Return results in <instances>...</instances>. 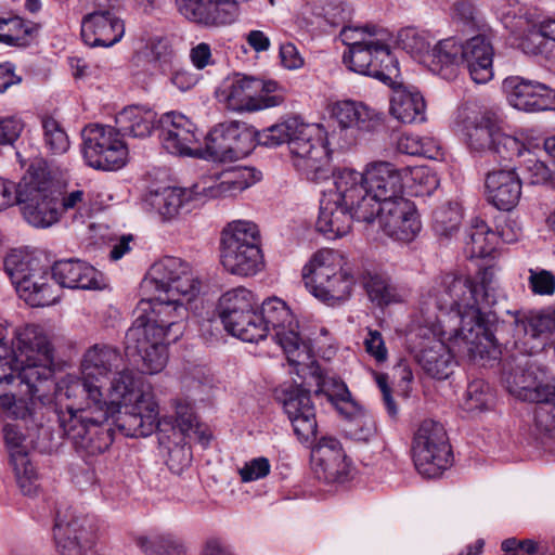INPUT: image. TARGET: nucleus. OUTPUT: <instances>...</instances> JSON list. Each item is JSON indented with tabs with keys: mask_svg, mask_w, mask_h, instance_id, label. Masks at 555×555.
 I'll return each mask as SVG.
<instances>
[{
	"mask_svg": "<svg viewBox=\"0 0 555 555\" xmlns=\"http://www.w3.org/2000/svg\"><path fill=\"white\" fill-rule=\"evenodd\" d=\"M52 350L40 326L16 332L13 356L0 338V405L25 420L36 413L37 402L50 400L53 387Z\"/></svg>",
	"mask_w": 555,
	"mask_h": 555,
	"instance_id": "nucleus-1",
	"label": "nucleus"
},
{
	"mask_svg": "<svg viewBox=\"0 0 555 555\" xmlns=\"http://www.w3.org/2000/svg\"><path fill=\"white\" fill-rule=\"evenodd\" d=\"M426 322L440 324L435 311L459 320L454 347L463 357L477 361L490 358L494 344L490 315L481 306L478 284L468 275L453 272L437 276L422 301Z\"/></svg>",
	"mask_w": 555,
	"mask_h": 555,
	"instance_id": "nucleus-2",
	"label": "nucleus"
},
{
	"mask_svg": "<svg viewBox=\"0 0 555 555\" xmlns=\"http://www.w3.org/2000/svg\"><path fill=\"white\" fill-rule=\"evenodd\" d=\"M259 142L266 146L287 143L294 168L310 181H321L331 173L330 153L315 125L289 117L263 129Z\"/></svg>",
	"mask_w": 555,
	"mask_h": 555,
	"instance_id": "nucleus-3",
	"label": "nucleus"
},
{
	"mask_svg": "<svg viewBox=\"0 0 555 555\" xmlns=\"http://www.w3.org/2000/svg\"><path fill=\"white\" fill-rule=\"evenodd\" d=\"M334 189L325 192L320 201L317 229L327 238L335 240L348 234L353 220L372 223V212L364 192L358 185L360 177L350 172L333 175Z\"/></svg>",
	"mask_w": 555,
	"mask_h": 555,
	"instance_id": "nucleus-4",
	"label": "nucleus"
},
{
	"mask_svg": "<svg viewBox=\"0 0 555 555\" xmlns=\"http://www.w3.org/2000/svg\"><path fill=\"white\" fill-rule=\"evenodd\" d=\"M341 41L349 47L344 63L358 74L392 85L399 76L398 61L388 44L389 34L376 26L344 27Z\"/></svg>",
	"mask_w": 555,
	"mask_h": 555,
	"instance_id": "nucleus-5",
	"label": "nucleus"
},
{
	"mask_svg": "<svg viewBox=\"0 0 555 555\" xmlns=\"http://www.w3.org/2000/svg\"><path fill=\"white\" fill-rule=\"evenodd\" d=\"M302 280L310 293L328 306L344 302L354 285L351 266L335 249H320L302 268Z\"/></svg>",
	"mask_w": 555,
	"mask_h": 555,
	"instance_id": "nucleus-6",
	"label": "nucleus"
},
{
	"mask_svg": "<svg viewBox=\"0 0 555 555\" xmlns=\"http://www.w3.org/2000/svg\"><path fill=\"white\" fill-rule=\"evenodd\" d=\"M220 261L225 271L238 276H251L264 267L258 225L235 220L227 224L220 236Z\"/></svg>",
	"mask_w": 555,
	"mask_h": 555,
	"instance_id": "nucleus-7",
	"label": "nucleus"
},
{
	"mask_svg": "<svg viewBox=\"0 0 555 555\" xmlns=\"http://www.w3.org/2000/svg\"><path fill=\"white\" fill-rule=\"evenodd\" d=\"M57 420L76 451L85 456L102 454L114 440L109 408H98L88 413V410L75 411L68 406L67 411L57 413Z\"/></svg>",
	"mask_w": 555,
	"mask_h": 555,
	"instance_id": "nucleus-8",
	"label": "nucleus"
},
{
	"mask_svg": "<svg viewBox=\"0 0 555 555\" xmlns=\"http://www.w3.org/2000/svg\"><path fill=\"white\" fill-rule=\"evenodd\" d=\"M339 172H350L360 177L358 185L364 194L363 201L367 202L369 211L372 212V219L375 220L376 207L388 201L402 198L404 179L411 176L413 179H421L425 175L422 167H404L398 169L388 162H374L366 166L364 172H359L350 168L339 169Z\"/></svg>",
	"mask_w": 555,
	"mask_h": 555,
	"instance_id": "nucleus-9",
	"label": "nucleus"
},
{
	"mask_svg": "<svg viewBox=\"0 0 555 555\" xmlns=\"http://www.w3.org/2000/svg\"><path fill=\"white\" fill-rule=\"evenodd\" d=\"M18 204L24 219L35 228H49L60 220V191L49 172L31 165L24 177Z\"/></svg>",
	"mask_w": 555,
	"mask_h": 555,
	"instance_id": "nucleus-10",
	"label": "nucleus"
},
{
	"mask_svg": "<svg viewBox=\"0 0 555 555\" xmlns=\"http://www.w3.org/2000/svg\"><path fill=\"white\" fill-rule=\"evenodd\" d=\"M260 315L263 320L266 336L273 332V339L281 346L292 365L307 364L311 359L308 343L300 338L291 309L280 298H270L262 302Z\"/></svg>",
	"mask_w": 555,
	"mask_h": 555,
	"instance_id": "nucleus-11",
	"label": "nucleus"
},
{
	"mask_svg": "<svg viewBox=\"0 0 555 555\" xmlns=\"http://www.w3.org/2000/svg\"><path fill=\"white\" fill-rule=\"evenodd\" d=\"M463 131L472 153L493 154L503 160H512L526 150L524 142L501 131L496 116L490 112L468 118Z\"/></svg>",
	"mask_w": 555,
	"mask_h": 555,
	"instance_id": "nucleus-12",
	"label": "nucleus"
},
{
	"mask_svg": "<svg viewBox=\"0 0 555 555\" xmlns=\"http://www.w3.org/2000/svg\"><path fill=\"white\" fill-rule=\"evenodd\" d=\"M412 454L417 472L428 478L438 477L451 462V447L442 424L425 420L412 441Z\"/></svg>",
	"mask_w": 555,
	"mask_h": 555,
	"instance_id": "nucleus-13",
	"label": "nucleus"
},
{
	"mask_svg": "<svg viewBox=\"0 0 555 555\" xmlns=\"http://www.w3.org/2000/svg\"><path fill=\"white\" fill-rule=\"evenodd\" d=\"M82 154L88 166L99 170H118L128 159V147L112 126L88 125L81 131Z\"/></svg>",
	"mask_w": 555,
	"mask_h": 555,
	"instance_id": "nucleus-14",
	"label": "nucleus"
},
{
	"mask_svg": "<svg viewBox=\"0 0 555 555\" xmlns=\"http://www.w3.org/2000/svg\"><path fill=\"white\" fill-rule=\"evenodd\" d=\"M170 343L164 330L139 315L126 332L125 351L128 357L141 359L144 373L156 374L167 363V345Z\"/></svg>",
	"mask_w": 555,
	"mask_h": 555,
	"instance_id": "nucleus-15",
	"label": "nucleus"
},
{
	"mask_svg": "<svg viewBox=\"0 0 555 555\" xmlns=\"http://www.w3.org/2000/svg\"><path fill=\"white\" fill-rule=\"evenodd\" d=\"M4 269L15 285L20 297L34 307H46L55 304L60 289L50 283L48 269L20 261L17 255H9L4 259Z\"/></svg>",
	"mask_w": 555,
	"mask_h": 555,
	"instance_id": "nucleus-16",
	"label": "nucleus"
},
{
	"mask_svg": "<svg viewBox=\"0 0 555 555\" xmlns=\"http://www.w3.org/2000/svg\"><path fill=\"white\" fill-rule=\"evenodd\" d=\"M256 132L241 121L217 125L206 137L205 157L215 162H232L247 156L255 147Z\"/></svg>",
	"mask_w": 555,
	"mask_h": 555,
	"instance_id": "nucleus-17",
	"label": "nucleus"
},
{
	"mask_svg": "<svg viewBox=\"0 0 555 555\" xmlns=\"http://www.w3.org/2000/svg\"><path fill=\"white\" fill-rule=\"evenodd\" d=\"M430 326L420 327L417 336L422 339L418 343V350L416 352V361L422 366L424 372L433 378L446 379L452 372L453 354L456 352L462 359L470 361V359L463 357L454 347V335L450 336L452 347L444 344L442 336L446 332L440 324L430 322ZM485 359L475 361L481 363ZM474 362V360H472Z\"/></svg>",
	"mask_w": 555,
	"mask_h": 555,
	"instance_id": "nucleus-18",
	"label": "nucleus"
},
{
	"mask_svg": "<svg viewBox=\"0 0 555 555\" xmlns=\"http://www.w3.org/2000/svg\"><path fill=\"white\" fill-rule=\"evenodd\" d=\"M162 295L185 297L190 302L198 293L201 282L189 263L177 257H165L155 262L145 280Z\"/></svg>",
	"mask_w": 555,
	"mask_h": 555,
	"instance_id": "nucleus-19",
	"label": "nucleus"
},
{
	"mask_svg": "<svg viewBox=\"0 0 555 555\" xmlns=\"http://www.w3.org/2000/svg\"><path fill=\"white\" fill-rule=\"evenodd\" d=\"M310 463L314 477L324 483H343L350 477V461L335 437L324 436L312 446Z\"/></svg>",
	"mask_w": 555,
	"mask_h": 555,
	"instance_id": "nucleus-20",
	"label": "nucleus"
},
{
	"mask_svg": "<svg viewBox=\"0 0 555 555\" xmlns=\"http://www.w3.org/2000/svg\"><path fill=\"white\" fill-rule=\"evenodd\" d=\"M375 221L387 236L400 242L413 241L422 227L414 203L405 197L379 204Z\"/></svg>",
	"mask_w": 555,
	"mask_h": 555,
	"instance_id": "nucleus-21",
	"label": "nucleus"
},
{
	"mask_svg": "<svg viewBox=\"0 0 555 555\" xmlns=\"http://www.w3.org/2000/svg\"><path fill=\"white\" fill-rule=\"evenodd\" d=\"M53 535L60 551L65 555H91L94 540L93 526L86 516L73 511L57 513Z\"/></svg>",
	"mask_w": 555,
	"mask_h": 555,
	"instance_id": "nucleus-22",
	"label": "nucleus"
},
{
	"mask_svg": "<svg viewBox=\"0 0 555 555\" xmlns=\"http://www.w3.org/2000/svg\"><path fill=\"white\" fill-rule=\"evenodd\" d=\"M262 81L254 77L235 75L222 90L228 108L236 112H254L274 107L284 102L283 94H258Z\"/></svg>",
	"mask_w": 555,
	"mask_h": 555,
	"instance_id": "nucleus-23",
	"label": "nucleus"
},
{
	"mask_svg": "<svg viewBox=\"0 0 555 555\" xmlns=\"http://www.w3.org/2000/svg\"><path fill=\"white\" fill-rule=\"evenodd\" d=\"M185 297L169 296L159 294L153 299L142 300L141 305H149L150 311L145 308L142 317L157 328L164 330L168 341H176L182 335L184 321L189 317Z\"/></svg>",
	"mask_w": 555,
	"mask_h": 555,
	"instance_id": "nucleus-24",
	"label": "nucleus"
},
{
	"mask_svg": "<svg viewBox=\"0 0 555 555\" xmlns=\"http://www.w3.org/2000/svg\"><path fill=\"white\" fill-rule=\"evenodd\" d=\"M126 437H147L158 427V404L154 398H146L129 404L119 405L114 415H109Z\"/></svg>",
	"mask_w": 555,
	"mask_h": 555,
	"instance_id": "nucleus-25",
	"label": "nucleus"
},
{
	"mask_svg": "<svg viewBox=\"0 0 555 555\" xmlns=\"http://www.w3.org/2000/svg\"><path fill=\"white\" fill-rule=\"evenodd\" d=\"M283 408L294 433L302 443L315 438L318 423L310 391L301 386H292L284 393Z\"/></svg>",
	"mask_w": 555,
	"mask_h": 555,
	"instance_id": "nucleus-26",
	"label": "nucleus"
},
{
	"mask_svg": "<svg viewBox=\"0 0 555 555\" xmlns=\"http://www.w3.org/2000/svg\"><path fill=\"white\" fill-rule=\"evenodd\" d=\"M179 13L190 22L204 26H224L238 14L235 0H176Z\"/></svg>",
	"mask_w": 555,
	"mask_h": 555,
	"instance_id": "nucleus-27",
	"label": "nucleus"
},
{
	"mask_svg": "<svg viewBox=\"0 0 555 555\" xmlns=\"http://www.w3.org/2000/svg\"><path fill=\"white\" fill-rule=\"evenodd\" d=\"M511 104L521 111L555 109V90L539 81L512 77L504 81Z\"/></svg>",
	"mask_w": 555,
	"mask_h": 555,
	"instance_id": "nucleus-28",
	"label": "nucleus"
},
{
	"mask_svg": "<svg viewBox=\"0 0 555 555\" xmlns=\"http://www.w3.org/2000/svg\"><path fill=\"white\" fill-rule=\"evenodd\" d=\"M159 139L170 154L194 156L193 145L197 142L195 125L180 113H166L159 119Z\"/></svg>",
	"mask_w": 555,
	"mask_h": 555,
	"instance_id": "nucleus-29",
	"label": "nucleus"
},
{
	"mask_svg": "<svg viewBox=\"0 0 555 555\" xmlns=\"http://www.w3.org/2000/svg\"><path fill=\"white\" fill-rule=\"evenodd\" d=\"M333 117L341 130H356L361 133L377 132L384 124L383 114L362 102L345 100L333 105Z\"/></svg>",
	"mask_w": 555,
	"mask_h": 555,
	"instance_id": "nucleus-30",
	"label": "nucleus"
},
{
	"mask_svg": "<svg viewBox=\"0 0 555 555\" xmlns=\"http://www.w3.org/2000/svg\"><path fill=\"white\" fill-rule=\"evenodd\" d=\"M124 35V21L116 14L89 13L81 21V38L90 47H112L119 42Z\"/></svg>",
	"mask_w": 555,
	"mask_h": 555,
	"instance_id": "nucleus-31",
	"label": "nucleus"
},
{
	"mask_svg": "<svg viewBox=\"0 0 555 555\" xmlns=\"http://www.w3.org/2000/svg\"><path fill=\"white\" fill-rule=\"evenodd\" d=\"M47 400H43L42 403L37 402L36 413H34L33 417L27 416L22 421L26 426V434L22 433V425L20 424H7L3 428V437L9 450L10 460L12 459V453L16 451H25L28 453V449L31 447L33 449H37L40 452H44L47 450V446L43 443L42 439L50 436L49 428L44 426H37V418L40 410L44 405ZM21 420V417H18Z\"/></svg>",
	"mask_w": 555,
	"mask_h": 555,
	"instance_id": "nucleus-32",
	"label": "nucleus"
},
{
	"mask_svg": "<svg viewBox=\"0 0 555 555\" xmlns=\"http://www.w3.org/2000/svg\"><path fill=\"white\" fill-rule=\"evenodd\" d=\"M494 49L486 35H477L464 43L462 63L476 83H487L493 78Z\"/></svg>",
	"mask_w": 555,
	"mask_h": 555,
	"instance_id": "nucleus-33",
	"label": "nucleus"
},
{
	"mask_svg": "<svg viewBox=\"0 0 555 555\" xmlns=\"http://www.w3.org/2000/svg\"><path fill=\"white\" fill-rule=\"evenodd\" d=\"M51 276L61 287L79 289L101 288V273L79 259H65L54 262Z\"/></svg>",
	"mask_w": 555,
	"mask_h": 555,
	"instance_id": "nucleus-34",
	"label": "nucleus"
},
{
	"mask_svg": "<svg viewBox=\"0 0 555 555\" xmlns=\"http://www.w3.org/2000/svg\"><path fill=\"white\" fill-rule=\"evenodd\" d=\"M489 202L498 209L511 210L521 195V182L513 170H494L486 177Z\"/></svg>",
	"mask_w": 555,
	"mask_h": 555,
	"instance_id": "nucleus-35",
	"label": "nucleus"
},
{
	"mask_svg": "<svg viewBox=\"0 0 555 555\" xmlns=\"http://www.w3.org/2000/svg\"><path fill=\"white\" fill-rule=\"evenodd\" d=\"M198 195L192 189L173 186L151 193L147 201L163 219L170 220L180 214L190 212L195 207Z\"/></svg>",
	"mask_w": 555,
	"mask_h": 555,
	"instance_id": "nucleus-36",
	"label": "nucleus"
},
{
	"mask_svg": "<svg viewBox=\"0 0 555 555\" xmlns=\"http://www.w3.org/2000/svg\"><path fill=\"white\" fill-rule=\"evenodd\" d=\"M108 398L109 401L105 400V406L109 408V415H114L119 405L154 398V395L142 388L141 378L137 377L132 371L122 370L112 379Z\"/></svg>",
	"mask_w": 555,
	"mask_h": 555,
	"instance_id": "nucleus-37",
	"label": "nucleus"
},
{
	"mask_svg": "<svg viewBox=\"0 0 555 555\" xmlns=\"http://www.w3.org/2000/svg\"><path fill=\"white\" fill-rule=\"evenodd\" d=\"M121 357L119 351L108 345H94L83 354L80 371L81 375L90 378L93 384H105L113 367H117Z\"/></svg>",
	"mask_w": 555,
	"mask_h": 555,
	"instance_id": "nucleus-38",
	"label": "nucleus"
},
{
	"mask_svg": "<svg viewBox=\"0 0 555 555\" xmlns=\"http://www.w3.org/2000/svg\"><path fill=\"white\" fill-rule=\"evenodd\" d=\"M64 396L68 400L77 402L67 404L64 411H67L68 406H73L75 411L88 410V413L96 411L98 408H106L105 399L101 390L100 384H93L90 378L86 376L69 377L64 388Z\"/></svg>",
	"mask_w": 555,
	"mask_h": 555,
	"instance_id": "nucleus-39",
	"label": "nucleus"
},
{
	"mask_svg": "<svg viewBox=\"0 0 555 555\" xmlns=\"http://www.w3.org/2000/svg\"><path fill=\"white\" fill-rule=\"evenodd\" d=\"M156 113L141 106H128L116 115L114 127L121 138H145L152 133Z\"/></svg>",
	"mask_w": 555,
	"mask_h": 555,
	"instance_id": "nucleus-40",
	"label": "nucleus"
},
{
	"mask_svg": "<svg viewBox=\"0 0 555 555\" xmlns=\"http://www.w3.org/2000/svg\"><path fill=\"white\" fill-rule=\"evenodd\" d=\"M425 109V100L417 90L401 87L393 90L390 113L401 122H423L426 119Z\"/></svg>",
	"mask_w": 555,
	"mask_h": 555,
	"instance_id": "nucleus-41",
	"label": "nucleus"
},
{
	"mask_svg": "<svg viewBox=\"0 0 555 555\" xmlns=\"http://www.w3.org/2000/svg\"><path fill=\"white\" fill-rule=\"evenodd\" d=\"M260 179L261 172L254 168H233L222 172L219 181L208 189H204V191H207V196L210 197L233 196L255 184Z\"/></svg>",
	"mask_w": 555,
	"mask_h": 555,
	"instance_id": "nucleus-42",
	"label": "nucleus"
},
{
	"mask_svg": "<svg viewBox=\"0 0 555 555\" xmlns=\"http://www.w3.org/2000/svg\"><path fill=\"white\" fill-rule=\"evenodd\" d=\"M257 307L254 294L245 287H235L225 292L219 299L218 314L224 326L248 313Z\"/></svg>",
	"mask_w": 555,
	"mask_h": 555,
	"instance_id": "nucleus-43",
	"label": "nucleus"
},
{
	"mask_svg": "<svg viewBox=\"0 0 555 555\" xmlns=\"http://www.w3.org/2000/svg\"><path fill=\"white\" fill-rule=\"evenodd\" d=\"M498 234L480 218L475 217L467 230L466 254L469 258H483L492 254Z\"/></svg>",
	"mask_w": 555,
	"mask_h": 555,
	"instance_id": "nucleus-44",
	"label": "nucleus"
},
{
	"mask_svg": "<svg viewBox=\"0 0 555 555\" xmlns=\"http://www.w3.org/2000/svg\"><path fill=\"white\" fill-rule=\"evenodd\" d=\"M464 44L453 38L439 41L430 52L433 70L444 78L455 74V66L463 60Z\"/></svg>",
	"mask_w": 555,
	"mask_h": 555,
	"instance_id": "nucleus-45",
	"label": "nucleus"
},
{
	"mask_svg": "<svg viewBox=\"0 0 555 555\" xmlns=\"http://www.w3.org/2000/svg\"><path fill=\"white\" fill-rule=\"evenodd\" d=\"M362 284L370 300L378 307L388 306L401 300L396 285L385 274L367 271L362 276Z\"/></svg>",
	"mask_w": 555,
	"mask_h": 555,
	"instance_id": "nucleus-46",
	"label": "nucleus"
},
{
	"mask_svg": "<svg viewBox=\"0 0 555 555\" xmlns=\"http://www.w3.org/2000/svg\"><path fill=\"white\" fill-rule=\"evenodd\" d=\"M135 543L146 555H185L186 553L182 540L171 533L139 537Z\"/></svg>",
	"mask_w": 555,
	"mask_h": 555,
	"instance_id": "nucleus-47",
	"label": "nucleus"
},
{
	"mask_svg": "<svg viewBox=\"0 0 555 555\" xmlns=\"http://www.w3.org/2000/svg\"><path fill=\"white\" fill-rule=\"evenodd\" d=\"M224 328L233 336L247 343H258L266 338L263 320L256 308H253L238 320L229 322Z\"/></svg>",
	"mask_w": 555,
	"mask_h": 555,
	"instance_id": "nucleus-48",
	"label": "nucleus"
},
{
	"mask_svg": "<svg viewBox=\"0 0 555 555\" xmlns=\"http://www.w3.org/2000/svg\"><path fill=\"white\" fill-rule=\"evenodd\" d=\"M315 15L322 17L331 27H350L347 25L351 10L340 0H326L321 5L315 7Z\"/></svg>",
	"mask_w": 555,
	"mask_h": 555,
	"instance_id": "nucleus-49",
	"label": "nucleus"
},
{
	"mask_svg": "<svg viewBox=\"0 0 555 555\" xmlns=\"http://www.w3.org/2000/svg\"><path fill=\"white\" fill-rule=\"evenodd\" d=\"M41 124L46 146L53 154L65 153L69 147V140L59 121L52 117L44 116Z\"/></svg>",
	"mask_w": 555,
	"mask_h": 555,
	"instance_id": "nucleus-50",
	"label": "nucleus"
},
{
	"mask_svg": "<svg viewBox=\"0 0 555 555\" xmlns=\"http://www.w3.org/2000/svg\"><path fill=\"white\" fill-rule=\"evenodd\" d=\"M433 228L438 235L449 236L455 232L461 223L462 214L456 205L448 204L434 211Z\"/></svg>",
	"mask_w": 555,
	"mask_h": 555,
	"instance_id": "nucleus-51",
	"label": "nucleus"
},
{
	"mask_svg": "<svg viewBox=\"0 0 555 555\" xmlns=\"http://www.w3.org/2000/svg\"><path fill=\"white\" fill-rule=\"evenodd\" d=\"M493 400L489 385L481 380L476 379L468 384L466 389L465 406L468 411H483L487 410Z\"/></svg>",
	"mask_w": 555,
	"mask_h": 555,
	"instance_id": "nucleus-52",
	"label": "nucleus"
},
{
	"mask_svg": "<svg viewBox=\"0 0 555 555\" xmlns=\"http://www.w3.org/2000/svg\"><path fill=\"white\" fill-rule=\"evenodd\" d=\"M503 382L507 390L518 397H524V393H528L533 385L532 375L520 365H517L515 369L504 366Z\"/></svg>",
	"mask_w": 555,
	"mask_h": 555,
	"instance_id": "nucleus-53",
	"label": "nucleus"
},
{
	"mask_svg": "<svg viewBox=\"0 0 555 555\" xmlns=\"http://www.w3.org/2000/svg\"><path fill=\"white\" fill-rule=\"evenodd\" d=\"M175 423V427L179 428L181 434H183L184 436L194 435L199 440L209 439V437L205 436L204 431L201 429V425L198 424L196 416L193 412V409L190 404H177Z\"/></svg>",
	"mask_w": 555,
	"mask_h": 555,
	"instance_id": "nucleus-54",
	"label": "nucleus"
},
{
	"mask_svg": "<svg viewBox=\"0 0 555 555\" xmlns=\"http://www.w3.org/2000/svg\"><path fill=\"white\" fill-rule=\"evenodd\" d=\"M315 393H323L334 404L351 402V395L346 384L334 376L319 377Z\"/></svg>",
	"mask_w": 555,
	"mask_h": 555,
	"instance_id": "nucleus-55",
	"label": "nucleus"
},
{
	"mask_svg": "<svg viewBox=\"0 0 555 555\" xmlns=\"http://www.w3.org/2000/svg\"><path fill=\"white\" fill-rule=\"evenodd\" d=\"M70 214L73 219L80 218L89 212V197L82 190H74L64 195L60 192V217L62 214Z\"/></svg>",
	"mask_w": 555,
	"mask_h": 555,
	"instance_id": "nucleus-56",
	"label": "nucleus"
},
{
	"mask_svg": "<svg viewBox=\"0 0 555 555\" xmlns=\"http://www.w3.org/2000/svg\"><path fill=\"white\" fill-rule=\"evenodd\" d=\"M533 421L534 430L541 438L555 439V404L537 405Z\"/></svg>",
	"mask_w": 555,
	"mask_h": 555,
	"instance_id": "nucleus-57",
	"label": "nucleus"
},
{
	"mask_svg": "<svg viewBox=\"0 0 555 555\" xmlns=\"http://www.w3.org/2000/svg\"><path fill=\"white\" fill-rule=\"evenodd\" d=\"M529 287L535 295L548 296L555 293V275L546 270H529Z\"/></svg>",
	"mask_w": 555,
	"mask_h": 555,
	"instance_id": "nucleus-58",
	"label": "nucleus"
},
{
	"mask_svg": "<svg viewBox=\"0 0 555 555\" xmlns=\"http://www.w3.org/2000/svg\"><path fill=\"white\" fill-rule=\"evenodd\" d=\"M23 129L24 122L20 117H0V145H13Z\"/></svg>",
	"mask_w": 555,
	"mask_h": 555,
	"instance_id": "nucleus-59",
	"label": "nucleus"
},
{
	"mask_svg": "<svg viewBox=\"0 0 555 555\" xmlns=\"http://www.w3.org/2000/svg\"><path fill=\"white\" fill-rule=\"evenodd\" d=\"M270 463L267 457H257L245 463V465L238 469L242 481L249 482L264 478L270 473Z\"/></svg>",
	"mask_w": 555,
	"mask_h": 555,
	"instance_id": "nucleus-60",
	"label": "nucleus"
},
{
	"mask_svg": "<svg viewBox=\"0 0 555 555\" xmlns=\"http://www.w3.org/2000/svg\"><path fill=\"white\" fill-rule=\"evenodd\" d=\"M400 41L403 49L411 53L423 54L429 52V42L427 39L413 28H408L400 34Z\"/></svg>",
	"mask_w": 555,
	"mask_h": 555,
	"instance_id": "nucleus-61",
	"label": "nucleus"
},
{
	"mask_svg": "<svg viewBox=\"0 0 555 555\" xmlns=\"http://www.w3.org/2000/svg\"><path fill=\"white\" fill-rule=\"evenodd\" d=\"M24 179L15 184L13 181L0 178V211L14 205L18 204L20 194L23 191Z\"/></svg>",
	"mask_w": 555,
	"mask_h": 555,
	"instance_id": "nucleus-62",
	"label": "nucleus"
},
{
	"mask_svg": "<svg viewBox=\"0 0 555 555\" xmlns=\"http://www.w3.org/2000/svg\"><path fill=\"white\" fill-rule=\"evenodd\" d=\"M546 42L541 33L533 26L521 39L520 47L527 54L538 55L545 51Z\"/></svg>",
	"mask_w": 555,
	"mask_h": 555,
	"instance_id": "nucleus-63",
	"label": "nucleus"
},
{
	"mask_svg": "<svg viewBox=\"0 0 555 555\" xmlns=\"http://www.w3.org/2000/svg\"><path fill=\"white\" fill-rule=\"evenodd\" d=\"M524 399L535 401L538 405L555 404V386L541 384L531 387L528 393H524Z\"/></svg>",
	"mask_w": 555,
	"mask_h": 555,
	"instance_id": "nucleus-64",
	"label": "nucleus"
}]
</instances>
